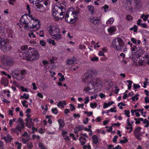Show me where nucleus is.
I'll list each match as a JSON object with an SVG mask.
<instances>
[{
    "label": "nucleus",
    "instance_id": "1",
    "mask_svg": "<svg viewBox=\"0 0 149 149\" xmlns=\"http://www.w3.org/2000/svg\"><path fill=\"white\" fill-rule=\"evenodd\" d=\"M19 26L21 28H23L26 30L36 31L40 28L41 22L36 17L25 14L20 19Z\"/></svg>",
    "mask_w": 149,
    "mask_h": 149
},
{
    "label": "nucleus",
    "instance_id": "2",
    "mask_svg": "<svg viewBox=\"0 0 149 149\" xmlns=\"http://www.w3.org/2000/svg\"><path fill=\"white\" fill-rule=\"evenodd\" d=\"M91 76L88 74V72L86 73L83 76L82 80L83 81H85L87 79L89 80L87 85L84 87V90L86 93L91 94L94 93L95 92V90L93 91L92 90L95 88V86L97 85L99 88H101L102 87V81L99 78L94 79L90 80L89 77Z\"/></svg>",
    "mask_w": 149,
    "mask_h": 149
},
{
    "label": "nucleus",
    "instance_id": "3",
    "mask_svg": "<svg viewBox=\"0 0 149 149\" xmlns=\"http://www.w3.org/2000/svg\"><path fill=\"white\" fill-rule=\"evenodd\" d=\"M65 12L66 9L63 6H55L52 9V15L56 19L61 20L64 17Z\"/></svg>",
    "mask_w": 149,
    "mask_h": 149
},
{
    "label": "nucleus",
    "instance_id": "4",
    "mask_svg": "<svg viewBox=\"0 0 149 149\" xmlns=\"http://www.w3.org/2000/svg\"><path fill=\"white\" fill-rule=\"evenodd\" d=\"M23 58L27 61H33L38 58L39 55L36 49L29 47L28 51L23 54Z\"/></svg>",
    "mask_w": 149,
    "mask_h": 149
},
{
    "label": "nucleus",
    "instance_id": "5",
    "mask_svg": "<svg viewBox=\"0 0 149 149\" xmlns=\"http://www.w3.org/2000/svg\"><path fill=\"white\" fill-rule=\"evenodd\" d=\"M48 32L55 40H59L61 39L60 31L58 25L55 24L50 25L48 27Z\"/></svg>",
    "mask_w": 149,
    "mask_h": 149
},
{
    "label": "nucleus",
    "instance_id": "6",
    "mask_svg": "<svg viewBox=\"0 0 149 149\" xmlns=\"http://www.w3.org/2000/svg\"><path fill=\"white\" fill-rule=\"evenodd\" d=\"M73 8L69 9L66 12L65 15V20L68 23L72 24L75 22L77 17V14L76 12L72 11Z\"/></svg>",
    "mask_w": 149,
    "mask_h": 149
},
{
    "label": "nucleus",
    "instance_id": "7",
    "mask_svg": "<svg viewBox=\"0 0 149 149\" xmlns=\"http://www.w3.org/2000/svg\"><path fill=\"white\" fill-rule=\"evenodd\" d=\"M124 44L123 40L121 38H117L113 40L111 47L116 50H119L121 49Z\"/></svg>",
    "mask_w": 149,
    "mask_h": 149
},
{
    "label": "nucleus",
    "instance_id": "8",
    "mask_svg": "<svg viewBox=\"0 0 149 149\" xmlns=\"http://www.w3.org/2000/svg\"><path fill=\"white\" fill-rule=\"evenodd\" d=\"M26 126L29 128V133H33L37 130V128H35L34 126V124L32 121V119L31 118H27L26 119Z\"/></svg>",
    "mask_w": 149,
    "mask_h": 149
},
{
    "label": "nucleus",
    "instance_id": "9",
    "mask_svg": "<svg viewBox=\"0 0 149 149\" xmlns=\"http://www.w3.org/2000/svg\"><path fill=\"white\" fill-rule=\"evenodd\" d=\"M19 122L16 128H12L10 130V131L12 132H17V130L19 131H21L24 128V124L23 122L22 119L19 118Z\"/></svg>",
    "mask_w": 149,
    "mask_h": 149
},
{
    "label": "nucleus",
    "instance_id": "10",
    "mask_svg": "<svg viewBox=\"0 0 149 149\" xmlns=\"http://www.w3.org/2000/svg\"><path fill=\"white\" fill-rule=\"evenodd\" d=\"M19 70H16L13 71L12 73L13 77L18 80H21L24 79V76L22 75H20L19 74Z\"/></svg>",
    "mask_w": 149,
    "mask_h": 149
},
{
    "label": "nucleus",
    "instance_id": "11",
    "mask_svg": "<svg viewBox=\"0 0 149 149\" xmlns=\"http://www.w3.org/2000/svg\"><path fill=\"white\" fill-rule=\"evenodd\" d=\"M142 128L140 127H138L136 128L134 132V135L137 139L140 140L141 139V133L140 131Z\"/></svg>",
    "mask_w": 149,
    "mask_h": 149
},
{
    "label": "nucleus",
    "instance_id": "12",
    "mask_svg": "<svg viewBox=\"0 0 149 149\" xmlns=\"http://www.w3.org/2000/svg\"><path fill=\"white\" fill-rule=\"evenodd\" d=\"M100 21V17L98 16L92 17L90 19L91 22L94 24H99Z\"/></svg>",
    "mask_w": 149,
    "mask_h": 149
},
{
    "label": "nucleus",
    "instance_id": "13",
    "mask_svg": "<svg viewBox=\"0 0 149 149\" xmlns=\"http://www.w3.org/2000/svg\"><path fill=\"white\" fill-rule=\"evenodd\" d=\"M116 30V26H113L108 28L107 31L109 34L112 35L115 33Z\"/></svg>",
    "mask_w": 149,
    "mask_h": 149
},
{
    "label": "nucleus",
    "instance_id": "14",
    "mask_svg": "<svg viewBox=\"0 0 149 149\" xmlns=\"http://www.w3.org/2000/svg\"><path fill=\"white\" fill-rule=\"evenodd\" d=\"M0 45L4 47L6 49H8V44L5 41L4 38H0Z\"/></svg>",
    "mask_w": 149,
    "mask_h": 149
},
{
    "label": "nucleus",
    "instance_id": "15",
    "mask_svg": "<svg viewBox=\"0 0 149 149\" xmlns=\"http://www.w3.org/2000/svg\"><path fill=\"white\" fill-rule=\"evenodd\" d=\"M37 7V10L40 12H44L47 10V9L45 7H44L42 4H39L36 5Z\"/></svg>",
    "mask_w": 149,
    "mask_h": 149
},
{
    "label": "nucleus",
    "instance_id": "16",
    "mask_svg": "<svg viewBox=\"0 0 149 149\" xmlns=\"http://www.w3.org/2000/svg\"><path fill=\"white\" fill-rule=\"evenodd\" d=\"M66 103L65 100L58 102L57 106L59 108H63L66 105Z\"/></svg>",
    "mask_w": 149,
    "mask_h": 149
},
{
    "label": "nucleus",
    "instance_id": "17",
    "mask_svg": "<svg viewBox=\"0 0 149 149\" xmlns=\"http://www.w3.org/2000/svg\"><path fill=\"white\" fill-rule=\"evenodd\" d=\"M84 126L83 125H81L76 127L74 129V132L77 133L83 130Z\"/></svg>",
    "mask_w": 149,
    "mask_h": 149
},
{
    "label": "nucleus",
    "instance_id": "18",
    "mask_svg": "<svg viewBox=\"0 0 149 149\" xmlns=\"http://www.w3.org/2000/svg\"><path fill=\"white\" fill-rule=\"evenodd\" d=\"M43 3L46 6L45 7L47 9V10H49L50 3L49 1V0H44Z\"/></svg>",
    "mask_w": 149,
    "mask_h": 149
},
{
    "label": "nucleus",
    "instance_id": "19",
    "mask_svg": "<svg viewBox=\"0 0 149 149\" xmlns=\"http://www.w3.org/2000/svg\"><path fill=\"white\" fill-rule=\"evenodd\" d=\"M93 143L94 144H97L99 141V139L97 136L95 135H93L92 137Z\"/></svg>",
    "mask_w": 149,
    "mask_h": 149
},
{
    "label": "nucleus",
    "instance_id": "20",
    "mask_svg": "<svg viewBox=\"0 0 149 149\" xmlns=\"http://www.w3.org/2000/svg\"><path fill=\"white\" fill-rule=\"evenodd\" d=\"M4 139L6 143L10 142L12 140L11 136L8 134H7L6 136L4 137Z\"/></svg>",
    "mask_w": 149,
    "mask_h": 149
},
{
    "label": "nucleus",
    "instance_id": "21",
    "mask_svg": "<svg viewBox=\"0 0 149 149\" xmlns=\"http://www.w3.org/2000/svg\"><path fill=\"white\" fill-rule=\"evenodd\" d=\"M114 21V19L113 17H111L107 20L106 22V25L108 26L112 24Z\"/></svg>",
    "mask_w": 149,
    "mask_h": 149
},
{
    "label": "nucleus",
    "instance_id": "22",
    "mask_svg": "<svg viewBox=\"0 0 149 149\" xmlns=\"http://www.w3.org/2000/svg\"><path fill=\"white\" fill-rule=\"evenodd\" d=\"M68 132L66 131L63 130L62 131V134L64 137V139L66 140H69L68 137Z\"/></svg>",
    "mask_w": 149,
    "mask_h": 149
},
{
    "label": "nucleus",
    "instance_id": "23",
    "mask_svg": "<svg viewBox=\"0 0 149 149\" xmlns=\"http://www.w3.org/2000/svg\"><path fill=\"white\" fill-rule=\"evenodd\" d=\"M76 59L75 57H73L72 59H69L67 60L66 62L68 65H70L73 63L75 61Z\"/></svg>",
    "mask_w": 149,
    "mask_h": 149
},
{
    "label": "nucleus",
    "instance_id": "24",
    "mask_svg": "<svg viewBox=\"0 0 149 149\" xmlns=\"http://www.w3.org/2000/svg\"><path fill=\"white\" fill-rule=\"evenodd\" d=\"M1 82L2 84L4 85L5 86H6L8 83V80L6 78L3 77L2 79Z\"/></svg>",
    "mask_w": 149,
    "mask_h": 149
},
{
    "label": "nucleus",
    "instance_id": "25",
    "mask_svg": "<svg viewBox=\"0 0 149 149\" xmlns=\"http://www.w3.org/2000/svg\"><path fill=\"white\" fill-rule=\"evenodd\" d=\"M79 140L80 142L82 145H83L85 144L86 142V137H81L79 138Z\"/></svg>",
    "mask_w": 149,
    "mask_h": 149
},
{
    "label": "nucleus",
    "instance_id": "26",
    "mask_svg": "<svg viewBox=\"0 0 149 149\" xmlns=\"http://www.w3.org/2000/svg\"><path fill=\"white\" fill-rule=\"evenodd\" d=\"M58 122L60 128H62L65 125L63 120L61 119H59L58 120Z\"/></svg>",
    "mask_w": 149,
    "mask_h": 149
},
{
    "label": "nucleus",
    "instance_id": "27",
    "mask_svg": "<svg viewBox=\"0 0 149 149\" xmlns=\"http://www.w3.org/2000/svg\"><path fill=\"white\" fill-rule=\"evenodd\" d=\"M131 41L135 44H139L141 43V41L139 40H136V39L134 38H131Z\"/></svg>",
    "mask_w": 149,
    "mask_h": 149
},
{
    "label": "nucleus",
    "instance_id": "28",
    "mask_svg": "<svg viewBox=\"0 0 149 149\" xmlns=\"http://www.w3.org/2000/svg\"><path fill=\"white\" fill-rule=\"evenodd\" d=\"M29 94H26V93H24L23 94V96H22L20 97V99H28L29 98Z\"/></svg>",
    "mask_w": 149,
    "mask_h": 149
},
{
    "label": "nucleus",
    "instance_id": "29",
    "mask_svg": "<svg viewBox=\"0 0 149 149\" xmlns=\"http://www.w3.org/2000/svg\"><path fill=\"white\" fill-rule=\"evenodd\" d=\"M47 41L49 44H52L53 45L55 46L56 45L54 40H53L49 38L47 39Z\"/></svg>",
    "mask_w": 149,
    "mask_h": 149
},
{
    "label": "nucleus",
    "instance_id": "30",
    "mask_svg": "<svg viewBox=\"0 0 149 149\" xmlns=\"http://www.w3.org/2000/svg\"><path fill=\"white\" fill-rule=\"evenodd\" d=\"M31 32L29 33L28 35L31 38H35L36 37V36L32 32L34 31H30Z\"/></svg>",
    "mask_w": 149,
    "mask_h": 149
},
{
    "label": "nucleus",
    "instance_id": "31",
    "mask_svg": "<svg viewBox=\"0 0 149 149\" xmlns=\"http://www.w3.org/2000/svg\"><path fill=\"white\" fill-rule=\"evenodd\" d=\"M36 33L37 35H39L40 37H43L44 36V33L43 30H41L40 31L37 32Z\"/></svg>",
    "mask_w": 149,
    "mask_h": 149
},
{
    "label": "nucleus",
    "instance_id": "32",
    "mask_svg": "<svg viewBox=\"0 0 149 149\" xmlns=\"http://www.w3.org/2000/svg\"><path fill=\"white\" fill-rule=\"evenodd\" d=\"M143 123L146 124L144 127H148L149 126V121L146 119H144L143 121Z\"/></svg>",
    "mask_w": 149,
    "mask_h": 149
},
{
    "label": "nucleus",
    "instance_id": "33",
    "mask_svg": "<svg viewBox=\"0 0 149 149\" xmlns=\"http://www.w3.org/2000/svg\"><path fill=\"white\" fill-rule=\"evenodd\" d=\"M87 8L88 10L91 12L92 14H93L94 13V8L93 6L89 5L88 6Z\"/></svg>",
    "mask_w": 149,
    "mask_h": 149
},
{
    "label": "nucleus",
    "instance_id": "34",
    "mask_svg": "<svg viewBox=\"0 0 149 149\" xmlns=\"http://www.w3.org/2000/svg\"><path fill=\"white\" fill-rule=\"evenodd\" d=\"M16 120V119L15 118H13L12 119H11L10 120L9 124L10 125V127H12L13 125V123Z\"/></svg>",
    "mask_w": 149,
    "mask_h": 149
},
{
    "label": "nucleus",
    "instance_id": "35",
    "mask_svg": "<svg viewBox=\"0 0 149 149\" xmlns=\"http://www.w3.org/2000/svg\"><path fill=\"white\" fill-rule=\"evenodd\" d=\"M141 18L143 19L144 21H146L149 18V14L147 15H142L141 16Z\"/></svg>",
    "mask_w": 149,
    "mask_h": 149
},
{
    "label": "nucleus",
    "instance_id": "36",
    "mask_svg": "<svg viewBox=\"0 0 149 149\" xmlns=\"http://www.w3.org/2000/svg\"><path fill=\"white\" fill-rule=\"evenodd\" d=\"M40 44L42 47H45L46 46V43L44 40H41L39 41Z\"/></svg>",
    "mask_w": 149,
    "mask_h": 149
},
{
    "label": "nucleus",
    "instance_id": "37",
    "mask_svg": "<svg viewBox=\"0 0 149 149\" xmlns=\"http://www.w3.org/2000/svg\"><path fill=\"white\" fill-rule=\"evenodd\" d=\"M145 81L143 83V87L146 88L147 84L149 83V82L148 81V79L147 78H145Z\"/></svg>",
    "mask_w": 149,
    "mask_h": 149
},
{
    "label": "nucleus",
    "instance_id": "38",
    "mask_svg": "<svg viewBox=\"0 0 149 149\" xmlns=\"http://www.w3.org/2000/svg\"><path fill=\"white\" fill-rule=\"evenodd\" d=\"M125 106V104L124 103L122 102L119 103L118 105V107L119 108L121 109H123V106Z\"/></svg>",
    "mask_w": 149,
    "mask_h": 149
},
{
    "label": "nucleus",
    "instance_id": "39",
    "mask_svg": "<svg viewBox=\"0 0 149 149\" xmlns=\"http://www.w3.org/2000/svg\"><path fill=\"white\" fill-rule=\"evenodd\" d=\"M139 95L136 94L134 96L132 97L131 98V99L132 100V101H135L137 100H138V96Z\"/></svg>",
    "mask_w": 149,
    "mask_h": 149
},
{
    "label": "nucleus",
    "instance_id": "40",
    "mask_svg": "<svg viewBox=\"0 0 149 149\" xmlns=\"http://www.w3.org/2000/svg\"><path fill=\"white\" fill-rule=\"evenodd\" d=\"M127 82L129 83V84L128 85V89L130 90L131 88L132 84V81L130 80L127 81Z\"/></svg>",
    "mask_w": 149,
    "mask_h": 149
},
{
    "label": "nucleus",
    "instance_id": "41",
    "mask_svg": "<svg viewBox=\"0 0 149 149\" xmlns=\"http://www.w3.org/2000/svg\"><path fill=\"white\" fill-rule=\"evenodd\" d=\"M97 104L96 103H93L91 102L90 103V106L92 109L95 108L97 106Z\"/></svg>",
    "mask_w": 149,
    "mask_h": 149
},
{
    "label": "nucleus",
    "instance_id": "42",
    "mask_svg": "<svg viewBox=\"0 0 149 149\" xmlns=\"http://www.w3.org/2000/svg\"><path fill=\"white\" fill-rule=\"evenodd\" d=\"M52 113L54 114H57L58 113V110L56 108H52Z\"/></svg>",
    "mask_w": 149,
    "mask_h": 149
},
{
    "label": "nucleus",
    "instance_id": "43",
    "mask_svg": "<svg viewBox=\"0 0 149 149\" xmlns=\"http://www.w3.org/2000/svg\"><path fill=\"white\" fill-rule=\"evenodd\" d=\"M48 68H49V69H48L47 71H49V72L50 73L51 75V76L52 77H53L56 74V73L54 72H52L51 71L50 68H49V66H48Z\"/></svg>",
    "mask_w": 149,
    "mask_h": 149
},
{
    "label": "nucleus",
    "instance_id": "44",
    "mask_svg": "<svg viewBox=\"0 0 149 149\" xmlns=\"http://www.w3.org/2000/svg\"><path fill=\"white\" fill-rule=\"evenodd\" d=\"M22 105L24 107H25L26 108H27L28 107V105L27 104V102L25 100H24L22 101Z\"/></svg>",
    "mask_w": 149,
    "mask_h": 149
},
{
    "label": "nucleus",
    "instance_id": "45",
    "mask_svg": "<svg viewBox=\"0 0 149 149\" xmlns=\"http://www.w3.org/2000/svg\"><path fill=\"white\" fill-rule=\"evenodd\" d=\"M30 43L31 45H36L37 43L36 40L35 39H32L30 41Z\"/></svg>",
    "mask_w": 149,
    "mask_h": 149
},
{
    "label": "nucleus",
    "instance_id": "46",
    "mask_svg": "<svg viewBox=\"0 0 149 149\" xmlns=\"http://www.w3.org/2000/svg\"><path fill=\"white\" fill-rule=\"evenodd\" d=\"M137 26L136 25H134L133 27L130 29V30H133L134 32L137 31Z\"/></svg>",
    "mask_w": 149,
    "mask_h": 149
},
{
    "label": "nucleus",
    "instance_id": "47",
    "mask_svg": "<svg viewBox=\"0 0 149 149\" xmlns=\"http://www.w3.org/2000/svg\"><path fill=\"white\" fill-rule=\"evenodd\" d=\"M51 116L50 115H47L46 116V118L48 119V122L50 124H52V121L51 120Z\"/></svg>",
    "mask_w": 149,
    "mask_h": 149
},
{
    "label": "nucleus",
    "instance_id": "48",
    "mask_svg": "<svg viewBox=\"0 0 149 149\" xmlns=\"http://www.w3.org/2000/svg\"><path fill=\"white\" fill-rule=\"evenodd\" d=\"M15 144L17 146V147L18 149H21V148L22 144L18 142H15Z\"/></svg>",
    "mask_w": 149,
    "mask_h": 149
},
{
    "label": "nucleus",
    "instance_id": "49",
    "mask_svg": "<svg viewBox=\"0 0 149 149\" xmlns=\"http://www.w3.org/2000/svg\"><path fill=\"white\" fill-rule=\"evenodd\" d=\"M70 107V110L71 111H73L75 110V106L73 104H71L69 105Z\"/></svg>",
    "mask_w": 149,
    "mask_h": 149
},
{
    "label": "nucleus",
    "instance_id": "50",
    "mask_svg": "<svg viewBox=\"0 0 149 149\" xmlns=\"http://www.w3.org/2000/svg\"><path fill=\"white\" fill-rule=\"evenodd\" d=\"M130 111L128 110H125L124 111V114L128 118L130 117Z\"/></svg>",
    "mask_w": 149,
    "mask_h": 149
},
{
    "label": "nucleus",
    "instance_id": "51",
    "mask_svg": "<svg viewBox=\"0 0 149 149\" xmlns=\"http://www.w3.org/2000/svg\"><path fill=\"white\" fill-rule=\"evenodd\" d=\"M135 115L137 117H139L140 116L139 113V109L134 110Z\"/></svg>",
    "mask_w": 149,
    "mask_h": 149
},
{
    "label": "nucleus",
    "instance_id": "52",
    "mask_svg": "<svg viewBox=\"0 0 149 149\" xmlns=\"http://www.w3.org/2000/svg\"><path fill=\"white\" fill-rule=\"evenodd\" d=\"M57 59V58L56 57H53L49 60V62L51 64L53 63L54 61H55Z\"/></svg>",
    "mask_w": 149,
    "mask_h": 149
},
{
    "label": "nucleus",
    "instance_id": "53",
    "mask_svg": "<svg viewBox=\"0 0 149 149\" xmlns=\"http://www.w3.org/2000/svg\"><path fill=\"white\" fill-rule=\"evenodd\" d=\"M19 89L22 91L23 92H28V91L27 89L26 88H24V87L22 86H21L20 88Z\"/></svg>",
    "mask_w": 149,
    "mask_h": 149
},
{
    "label": "nucleus",
    "instance_id": "54",
    "mask_svg": "<svg viewBox=\"0 0 149 149\" xmlns=\"http://www.w3.org/2000/svg\"><path fill=\"white\" fill-rule=\"evenodd\" d=\"M133 128V127L128 126L127 125V126L125 127V128L127 130H130L129 131V133L131 132L132 131Z\"/></svg>",
    "mask_w": 149,
    "mask_h": 149
},
{
    "label": "nucleus",
    "instance_id": "55",
    "mask_svg": "<svg viewBox=\"0 0 149 149\" xmlns=\"http://www.w3.org/2000/svg\"><path fill=\"white\" fill-rule=\"evenodd\" d=\"M124 139L121 140L120 141V143H127V139L125 137H124Z\"/></svg>",
    "mask_w": 149,
    "mask_h": 149
},
{
    "label": "nucleus",
    "instance_id": "56",
    "mask_svg": "<svg viewBox=\"0 0 149 149\" xmlns=\"http://www.w3.org/2000/svg\"><path fill=\"white\" fill-rule=\"evenodd\" d=\"M127 125L128 126L133 127L130 121V120L129 118H128L127 120Z\"/></svg>",
    "mask_w": 149,
    "mask_h": 149
},
{
    "label": "nucleus",
    "instance_id": "57",
    "mask_svg": "<svg viewBox=\"0 0 149 149\" xmlns=\"http://www.w3.org/2000/svg\"><path fill=\"white\" fill-rule=\"evenodd\" d=\"M143 111V109H139V111L140 112L141 114L143 117H146V115L144 114V112Z\"/></svg>",
    "mask_w": 149,
    "mask_h": 149
},
{
    "label": "nucleus",
    "instance_id": "58",
    "mask_svg": "<svg viewBox=\"0 0 149 149\" xmlns=\"http://www.w3.org/2000/svg\"><path fill=\"white\" fill-rule=\"evenodd\" d=\"M3 92L6 94L8 97H9L10 96V92L9 90H4L3 91Z\"/></svg>",
    "mask_w": 149,
    "mask_h": 149
},
{
    "label": "nucleus",
    "instance_id": "59",
    "mask_svg": "<svg viewBox=\"0 0 149 149\" xmlns=\"http://www.w3.org/2000/svg\"><path fill=\"white\" fill-rule=\"evenodd\" d=\"M28 48V46L27 45H22L21 46L20 48L23 51H24L27 49Z\"/></svg>",
    "mask_w": 149,
    "mask_h": 149
},
{
    "label": "nucleus",
    "instance_id": "60",
    "mask_svg": "<svg viewBox=\"0 0 149 149\" xmlns=\"http://www.w3.org/2000/svg\"><path fill=\"white\" fill-rule=\"evenodd\" d=\"M102 8L104 9L105 12L106 13L108 11L109 7L107 5H105L104 6L102 7Z\"/></svg>",
    "mask_w": 149,
    "mask_h": 149
},
{
    "label": "nucleus",
    "instance_id": "61",
    "mask_svg": "<svg viewBox=\"0 0 149 149\" xmlns=\"http://www.w3.org/2000/svg\"><path fill=\"white\" fill-rule=\"evenodd\" d=\"M19 73L20 72L21 74L22 75H24L26 73V70H22L20 71L19 70Z\"/></svg>",
    "mask_w": 149,
    "mask_h": 149
},
{
    "label": "nucleus",
    "instance_id": "62",
    "mask_svg": "<svg viewBox=\"0 0 149 149\" xmlns=\"http://www.w3.org/2000/svg\"><path fill=\"white\" fill-rule=\"evenodd\" d=\"M2 62L6 65H10L11 63V62L10 61H8V60H7L6 62H5L4 61H2Z\"/></svg>",
    "mask_w": 149,
    "mask_h": 149
},
{
    "label": "nucleus",
    "instance_id": "63",
    "mask_svg": "<svg viewBox=\"0 0 149 149\" xmlns=\"http://www.w3.org/2000/svg\"><path fill=\"white\" fill-rule=\"evenodd\" d=\"M134 120L135 121V124H140L141 122L138 118H135Z\"/></svg>",
    "mask_w": 149,
    "mask_h": 149
},
{
    "label": "nucleus",
    "instance_id": "64",
    "mask_svg": "<svg viewBox=\"0 0 149 149\" xmlns=\"http://www.w3.org/2000/svg\"><path fill=\"white\" fill-rule=\"evenodd\" d=\"M144 146L147 149H149V142L146 141L145 144Z\"/></svg>",
    "mask_w": 149,
    "mask_h": 149
}]
</instances>
